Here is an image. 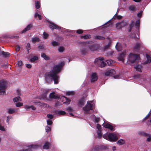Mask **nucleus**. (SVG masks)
Listing matches in <instances>:
<instances>
[{
	"instance_id": "6",
	"label": "nucleus",
	"mask_w": 151,
	"mask_h": 151,
	"mask_svg": "<svg viewBox=\"0 0 151 151\" xmlns=\"http://www.w3.org/2000/svg\"><path fill=\"white\" fill-rule=\"evenodd\" d=\"M103 58L102 57H99L96 58L95 60V62L98 64L100 67H102L105 66L106 65L105 63L103 61Z\"/></svg>"
},
{
	"instance_id": "50",
	"label": "nucleus",
	"mask_w": 151,
	"mask_h": 151,
	"mask_svg": "<svg viewBox=\"0 0 151 151\" xmlns=\"http://www.w3.org/2000/svg\"><path fill=\"white\" fill-rule=\"evenodd\" d=\"M45 129L46 132H48L51 130V128L50 127L47 126L46 127Z\"/></svg>"
},
{
	"instance_id": "17",
	"label": "nucleus",
	"mask_w": 151,
	"mask_h": 151,
	"mask_svg": "<svg viewBox=\"0 0 151 151\" xmlns=\"http://www.w3.org/2000/svg\"><path fill=\"white\" fill-rule=\"evenodd\" d=\"M103 125L104 127L109 129L111 130H112L113 129V127L108 123H104L103 124Z\"/></svg>"
},
{
	"instance_id": "55",
	"label": "nucleus",
	"mask_w": 151,
	"mask_h": 151,
	"mask_svg": "<svg viewBox=\"0 0 151 151\" xmlns=\"http://www.w3.org/2000/svg\"><path fill=\"white\" fill-rule=\"evenodd\" d=\"M137 16L140 18L142 16V10H140L139 12L137 14Z\"/></svg>"
},
{
	"instance_id": "39",
	"label": "nucleus",
	"mask_w": 151,
	"mask_h": 151,
	"mask_svg": "<svg viewBox=\"0 0 151 151\" xmlns=\"http://www.w3.org/2000/svg\"><path fill=\"white\" fill-rule=\"evenodd\" d=\"M106 62L109 65L111 66L112 65L113 61L111 60H106Z\"/></svg>"
},
{
	"instance_id": "32",
	"label": "nucleus",
	"mask_w": 151,
	"mask_h": 151,
	"mask_svg": "<svg viewBox=\"0 0 151 151\" xmlns=\"http://www.w3.org/2000/svg\"><path fill=\"white\" fill-rule=\"evenodd\" d=\"M13 100L14 102H17L18 101H21L22 99L19 97L18 96L14 98Z\"/></svg>"
},
{
	"instance_id": "16",
	"label": "nucleus",
	"mask_w": 151,
	"mask_h": 151,
	"mask_svg": "<svg viewBox=\"0 0 151 151\" xmlns=\"http://www.w3.org/2000/svg\"><path fill=\"white\" fill-rule=\"evenodd\" d=\"M91 82H94L96 81L98 79V77L96 74L95 73L92 74L91 76Z\"/></svg>"
},
{
	"instance_id": "59",
	"label": "nucleus",
	"mask_w": 151,
	"mask_h": 151,
	"mask_svg": "<svg viewBox=\"0 0 151 151\" xmlns=\"http://www.w3.org/2000/svg\"><path fill=\"white\" fill-rule=\"evenodd\" d=\"M101 126L99 124H97L96 125L97 128L99 131L101 130Z\"/></svg>"
},
{
	"instance_id": "38",
	"label": "nucleus",
	"mask_w": 151,
	"mask_h": 151,
	"mask_svg": "<svg viewBox=\"0 0 151 151\" xmlns=\"http://www.w3.org/2000/svg\"><path fill=\"white\" fill-rule=\"evenodd\" d=\"M85 101L83 100H81L79 101V105L80 106H82L85 104Z\"/></svg>"
},
{
	"instance_id": "46",
	"label": "nucleus",
	"mask_w": 151,
	"mask_h": 151,
	"mask_svg": "<svg viewBox=\"0 0 151 151\" xmlns=\"http://www.w3.org/2000/svg\"><path fill=\"white\" fill-rule=\"evenodd\" d=\"M49 36V35L46 32H44L43 33V38H47Z\"/></svg>"
},
{
	"instance_id": "33",
	"label": "nucleus",
	"mask_w": 151,
	"mask_h": 151,
	"mask_svg": "<svg viewBox=\"0 0 151 151\" xmlns=\"http://www.w3.org/2000/svg\"><path fill=\"white\" fill-rule=\"evenodd\" d=\"M41 56L45 60H48L49 59V57L44 53L41 54Z\"/></svg>"
},
{
	"instance_id": "30",
	"label": "nucleus",
	"mask_w": 151,
	"mask_h": 151,
	"mask_svg": "<svg viewBox=\"0 0 151 151\" xmlns=\"http://www.w3.org/2000/svg\"><path fill=\"white\" fill-rule=\"evenodd\" d=\"M50 143L48 142H46L43 145V148L44 149H48L49 147Z\"/></svg>"
},
{
	"instance_id": "4",
	"label": "nucleus",
	"mask_w": 151,
	"mask_h": 151,
	"mask_svg": "<svg viewBox=\"0 0 151 151\" xmlns=\"http://www.w3.org/2000/svg\"><path fill=\"white\" fill-rule=\"evenodd\" d=\"M139 59V55L137 54L130 53L128 56V61L132 63L138 60Z\"/></svg>"
},
{
	"instance_id": "51",
	"label": "nucleus",
	"mask_w": 151,
	"mask_h": 151,
	"mask_svg": "<svg viewBox=\"0 0 151 151\" xmlns=\"http://www.w3.org/2000/svg\"><path fill=\"white\" fill-rule=\"evenodd\" d=\"M147 141L148 142L151 141V135H149L147 139Z\"/></svg>"
},
{
	"instance_id": "37",
	"label": "nucleus",
	"mask_w": 151,
	"mask_h": 151,
	"mask_svg": "<svg viewBox=\"0 0 151 151\" xmlns=\"http://www.w3.org/2000/svg\"><path fill=\"white\" fill-rule=\"evenodd\" d=\"M35 6L37 9H39L40 7V5L39 1L35 2Z\"/></svg>"
},
{
	"instance_id": "45",
	"label": "nucleus",
	"mask_w": 151,
	"mask_h": 151,
	"mask_svg": "<svg viewBox=\"0 0 151 151\" xmlns=\"http://www.w3.org/2000/svg\"><path fill=\"white\" fill-rule=\"evenodd\" d=\"M139 47H140V46H139V44H137L135 45V46L134 47V49L135 50V51H137V49L139 48Z\"/></svg>"
},
{
	"instance_id": "41",
	"label": "nucleus",
	"mask_w": 151,
	"mask_h": 151,
	"mask_svg": "<svg viewBox=\"0 0 151 151\" xmlns=\"http://www.w3.org/2000/svg\"><path fill=\"white\" fill-rule=\"evenodd\" d=\"M40 41L39 38H32V41L33 44H35L37 42H38Z\"/></svg>"
},
{
	"instance_id": "48",
	"label": "nucleus",
	"mask_w": 151,
	"mask_h": 151,
	"mask_svg": "<svg viewBox=\"0 0 151 151\" xmlns=\"http://www.w3.org/2000/svg\"><path fill=\"white\" fill-rule=\"evenodd\" d=\"M97 135H98L97 137L99 138H100L102 136V134L100 132H98Z\"/></svg>"
},
{
	"instance_id": "26",
	"label": "nucleus",
	"mask_w": 151,
	"mask_h": 151,
	"mask_svg": "<svg viewBox=\"0 0 151 151\" xmlns=\"http://www.w3.org/2000/svg\"><path fill=\"white\" fill-rule=\"evenodd\" d=\"M140 19H138L135 22V26L137 29H139V28L140 23Z\"/></svg>"
},
{
	"instance_id": "47",
	"label": "nucleus",
	"mask_w": 151,
	"mask_h": 151,
	"mask_svg": "<svg viewBox=\"0 0 151 151\" xmlns=\"http://www.w3.org/2000/svg\"><path fill=\"white\" fill-rule=\"evenodd\" d=\"M90 37H91L90 35H86L84 36H81V38H90Z\"/></svg>"
},
{
	"instance_id": "9",
	"label": "nucleus",
	"mask_w": 151,
	"mask_h": 151,
	"mask_svg": "<svg viewBox=\"0 0 151 151\" xmlns=\"http://www.w3.org/2000/svg\"><path fill=\"white\" fill-rule=\"evenodd\" d=\"M110 21L106 23L104 25L102 26L101 29V30L104 31V32H105L106 31V29H107V28L109 27H111L112 25V23H110Z\"/></svg>"
},
{
	"instance_id": "15",
	"label": "nucleus",
	"mask_w": 151,
	"mask_h": 151,
	"mask_svg": "<svg viewBox=\"0 0 151 151\" xmlns=\"http://www.w3.org/2000/svg\"><path fill=\"white\" fill-rule=\"evenodd\" d=\"M146 58H147V60L144 62L143 63V64L145 65L149 64L151 62V56H150L146 54Z\"/></svg>"
},
{
	"instance_id": "56",
	"label": "nucleus",
	"mask_w": 151,
	"mask_h": 151,
	"mask_svg": "<svg viewBox=\"0 0 151 151\" xmlns=\"http://www.w3.org/2000/svg\"><path fill=\"white\" fill-rule=\"evenodd\" d=\"M15 50L17 52L19 51L20 50V47L19 45H17L16 46Z\"/></svg>"
},
{
	"instance_id": "7",
	"label": "nucleus",
	"mask_w": 151,
	"mask_h": 151,
	"mask_svg": "<svg viewBox=\"0 0 151 151\" xmlns=\"http://www.w3.org/2000/svg\"><path fill=\"white\" fill-rule=\"evenodd\" d=\"M127 24V22L123 20L121 22H118L116 23V27L117 29H120L122 27H125Z\"/></svg>"
},
{
	"instance_id": "35",
	"label": "nucleus",
	"mask_w": 151,
	"mask_h": 151,
	"mask_svg": "<svg viewBox=\"0 0 151 151\" xmlns=\"http://www.w3.org/2000/svg\"><path fill=\"white\" fill-rule=\"evenodd\" d=\"M52 45L54 46H58L59 45V42H58L53 41L51 42Z\"/></svg>"
},
{
	"instance_id": "34",
	"label": "nucleus",
	"mask_w": 151,
	"mask_h": 151,
	"mask_svg": "<svg viewBox=\"0 0 151 151\" xmlns=\"http://www.w3.org/2000/svg\"><path fill=\"white\" fill-rule=\"evenodd\" d=\"M38 59V58L37 56H34L30 59V61L31 62H33L37 60Z\"/></svg>"
},
{
	"instance_id": "19",
	"label": "nucleus",
	"mask_w": 151,
	"mask_h": 151,
	"mask_svg": "<svg viewBox=\"0 0 151 151\" xmlns=\"http://www.w3.org/2000/svg\"><path fill=\"white\" fill-rule=\"evenodd\" d=\"M134 22L133 21H132L131 23L129 25L128 31L129 32H130L131 31L132 29L134 27Z\"/></svg>"
},
{
	"instance_id": "61",
	"label": "nucleus",
	"mask_w": 151,
	"mask_h": 151,
	"mask_svg": "<svg viewBox=\"0 0 151 151\" xmlns=\"http://www.w3.org/2000/svg\"><path fill=\"white\" fill-rule=\"evenodd\" d=\"M99 120V118H96L95 119V122H98Z\"/></svg>"
},
{
	"instance_id": "31",
	"label": "nucleus",
	"mask_w": 151,
	"mask_h": 151,
	"mask_svg": "<svg viewBox=\"0 0 151 151\" xmlns=\"http://www.w3.org/2000/svg\"><path fill=\"white\" fill-rule=\"evenodd\" d=\"M134 68L137 71H141V66L140 65H136L134 67Z\"/></svg>"
},
{
	"instance_id": "25",
	"label": "nucleus",
	"mask_w": 151,
	"mask_h": 151,
	"mask_svg": "<svg viewBox=\"0 0 151 151\" xmlns=\"http://www.w3.org/2000/svg\"><path fill=\"white\" fill-rule=\"evenodd\" d=\"M65 48L64 47L60 46L59 47L58 50L59 52H62L65 51Z\"/></svg>"
},
{
	"instance_id": "2",
	"label": "nucleus",
	"mask_w": 151,
	"mask_h": 151,
	"mask_svg": "<svg viewBox=\"0 0 151 151\" xmlns=\"http://www.w3.org/2000/svg\"><path fill=\"white\" fill-rule=\"evenodd\" d=\"M104 138L111 142H115L118 139L117 135L113 133H110L109 134H104L103 135Z\"/></svg>"
},
{
	"instance_id": "64",
	"label": "nucleus",
	"mask_w": 151,
	"mask_h": 151,
	"mask_svg": "<svg viewBox=\"0 0 151 151\" xmlns=\"http://www.w3.org/2000/svg\"><path fill=\"white\" fill-rule=\"evenodd\" d=\"M9 116H8L7 118L6 122L9 124Z\"/></svg>"
},
{
	"instance_id": "13",
	"label": "nucleus",
	"mask_w": 151,
	"mask_h": 151,
	"mask_svg": "<svg viewBox=\"0 0 151 151\" xmlns=\"http://www.w3.org/2000/svg\"><path fill=\"white\" fill-rule=\"evenodd\" d=\"M115 71L113 69H111L107 70L105 73L106 76H111L114 74Z\"/></svg>"
},
{
	"instance_id": "22",
	"label": "nucleus",
	"mask_w": 151,
	"mask_h": 151,
	"mask_svg": "<svg viewBox=\"0 0 151 151\" xmlns=\"http://www.w3.org/2000/svg\"><path fill=\"white\" fill-rule=\"evenodd\" d=\"M55 113L57 114L60 115H64L66 114L65 111L61 110H57L55 111Z\"/></svg>"
},
{
	"instance_id": "27",
	"label": "nucleus",
	"mask_w": 151,
	"mask_h": 151,
	"mask_svg": "<svg viewBox=\"0 0 151 151\" xmlns=\"http://www.w3.org/2000/svg\"><path fill=\"white\" fill-rule=\"evenodd\" d=\"M8 111L9 114H12L16 111V110L14 108H10L8 109Z\"/></svg>"
},
{
	"instance_id": "60",
	"label": "nucleus",
	"mask_w": 151,
	"mask_h": 151,
	"mask_svg": "<svg viewBox=\"0 0 151 151\" xmlns=\"http://www.w3.org/2000/svg\"><path fill=\"white\" fill-rule=\"evenodd\" d=\"M64 97L66 99V102H67V103H68V104H69L70 102V99H67V98L65 97Z\"/></svg>"
},
{
	"instance_id": "24",
	"label": "nucleus",
	"mask_w": 151,
	"mask_h": 151,
	"mask_svg": "<svg viewBox=\"0 0 151 151\" xmlns=\"http://www.w3.org/2000/svg\"><path fill=\"white\" fill-rule=\"evenodd\" d=\"M125 143L124 140L120 139L118 140L117 142V143L119 145H122L124 144Z\"/></svg>"
},
{
	"instance_id": "63",
	"label": "nucleus",
	"mask_w": 151,
	"mask_h": 151,
	"mask_svg": "<svg viewBox=\"0 0 151 151\" xmlns=\"http://www.w3.org/2000/svg\"><path fill=\"white\" fill-rule=\"evenodd\" d=\"M111 44V43L110 42L108 44V45H106L105 47V48H108V47H109L110 46Z\"/></svg>"
},
{
	"instance_id": "11",
	"label": "nucleus",
	"mask_w": 151,
	"mask_h": 151,
	"mask_svg": "<svg viewBox=\"0 0 151 151\" xmlns=\"http://www.w3.org/2000/svg\"><path fill=\"white\" fill-rule=\"evenodd\" d=\"M89 51H94L96 50L97 48L96 46L93 45L89 44L87 45Z\"/></svg>"
},
{
	"instance_id": "12",
	"label": "nucleus",
	"mask_w": 151,
	"mask_h": 151,
	"mask_svg": "<svg viewBox=\"0 0 151 151\" xmlns=\"http://www.w3.org/2000/svg\"><path fill=\"white\" fill-rule=\"evenodd\" d=\"M33 27L32 24H30L28 25L21 32L22 34L25 32L29 30Z\"/></svg>"
},
{
	"instance_id": "49",
	"label": "nucleus",
	"mask_w": 151,
	"mask_h": 151,
	"mask_svg": "<svg viewBox=\"0 0 151 151\" xmlns=\"http://www.w3.org/2000/svg\"><path fill=\"white\" fill-rule=\"evenodd\" d=\"M122 17L120 15H116L115 16V18H117L118 19H121Z\"/></svg>"
},
{
	"instance_id": "21",
	"label": "nucleus",
	"mask_w": 151,
	"mask_h": 151,
	"mask_svg": "<svg viewBox=\"0 0 151 151\" xmlns=\"http://www.w3.org/2000/svg\"><path fill=\"white\" fill-rule=\"evenodd\" d=\"M24 107L25 109H31L33 110H35L36 109L33 106H29L27 105H25L24 106Z\"/></svg>"
},
{
	"instance_id": "5",
	"label": "nucleus",
	"mask_w": 151,
	"mask_h": 151,
	"mask_svg": "<svg viewBox=\"0 0 151 151\" xmlns=\"http://www.w3.org/2000/svg\"><path fill=\"white\" fill-rule=\"evenodd\" d=\"M94 105L91 104L90 101H88L85 106L83 107V110L85 112L89 111L90 110H92L93 109Z\"/></svg>"
},
{
	"instance_id": "53",
	"label": "nucleus",
	"mask_w": 151,
	"mask_h": 151,
	"mask_svg": "<svg viewBox=\"0 0 151 151\" xmlns=\"http://www.w3.org/2000/svg\"><path fill=\"white\" fill-rule=\"evenodd\" d=\"M47 123L48 125H51L52 124V122L51 120L48 119L47 121Z\"/></svg>"
},
{
	"instance_id": "58",
	"label": "nucleus",
	"mask_w": 151,
	"mask_h": 151,
	"mask_svg": "<svg viewBox=\"0 0 151 151\" xmlns=\"http://www.w3.org/2000/svg\"><path fill=\"white\" fill-rule=\"evenodd\" d=\"M118 45H119V43H117L116 44V45L115 47H116V49L117 50H118V51H120L121 49H120L119 48H118L117 47V46Z\"/></svg>"
},
{
	"instance_id": "57",
	"label": "nucleus",
	"mask_w": 151,
	"mask_h": 151,
	"mask_svg": "<svg viewBox=\"0 0 151 151\" xmlns=\"http://www.w3.org/2000/svg\"><path fill=\"white\" fill-rule=\"evenodd\" d=\"M26 66L27 68H31L32 67L31 65L29 63L27 64Z\"/></svg>"
},
{
	"instance_id": "10",
	"label": "nucleus",
	"mask_w": 151,
	"mask_h": 151,
	"mask_svg": "<svg viewBox=\"0 0 151 151\" xmlns=\"http://www.w3.org/2000/svg\"><path fill=\"white\" fill-rule=\"evenodd\" d=\"M69 32L70 33V34H69V36L71 37H74V35L73 34L75 32L79 34H81L83 32V31L82 29H79L76 30V31L73 30L70 31Z\"/></svg>"
},
{
	"instance_id": "43",
	"label": "nucleus",
	"mask_w": 151,
	"mask_h": 151,
	"mask_svg": "<svg viewBox=\"0 0 151 151\" xmlns=\"http://www.w3.org/2000/svg\"><path fill=\"white\" fill-rule=\"evenodd\" d=\"M74 94V93L73 91H68L66 93V95H72Z\"/></svg>"
},
{
	"instance_id": "3",
	"label": "nucleus",
	"mask_w": 151,
	"mask_h": 151,
	"mask_svg": "<svg viewBox=\"0 0 151 151\" xmlns=\"http://www.w3.org/2000/svg\"><path fill=\"white\" fill-rule=\"evenodd\" d=\"M7 87V83L4 80L0 81V95H4L5 93L4 90Z\"/></svg>"
},
{
	"instance_id": "28",
	"label": "nucleus",
	"mask_w": 151,
	"mask_h": 151,
	"mask_svg": "<svg viewBox=\"0 0 151 151\" xmlns=\"http://www.w3.org/2000/svg\"><path fill=\"white\" fill-rule=\"evenodd\" d=\"M30 146L31 149H32L33 150L37 149L39 147H41V146L40 145H31Z\"/></svg>"
},
{
	"instance_id": "29",
	"label": "nucleus",
	"mask_w": 151,
	"mask_h": 151,
	"mask_svg": "<svg viewBox=\"0 0 151 151\" xmlns=\"http://www.w3.org/2000/svg\"><path fill=\"white\" fill-rule=\"evenodd\" d=\"M38 50L39 51H41L43 50H45V48L44 46L42 45H40L38 47Z\"/></svg>"
},
{
	"instance_id": "23",
	"label": "nucleus",
	"mask_w": 151,
	"mask_h": 151,
	"mask_svg": "<svg viewBox=\"0 0 151 151\" xmlns=\"http://www.w3.org/2000/svg\"><path fill=\"white\" fill-rule=\"evenodd\" d=\"M50 97L51 98L56 99L58 97L57 94L54 93H51L50 95Z\"/></svg>"
},
{
	"instance_id": "42",
	"label": "nucleus",
	"mask_w": 151,
	"mask_h": 151,
	"mask_svg": "<svg viewBox=\"0 0 151 151\" xmlns=\"http://www.w3.org/2000/svg\"><path fill=\"white\" fill-rule=\"evenodd\" d=\"M47 95L46 93L44 94L43 96H41L40 97V99L43 100L44 99L46 98Z\"/></svg>"
},
{
	"instance_id": "36",
	"label": "nucleus",
	"mask_w": 151,
	"mask_h": 151,
	"mask_svg": "<svg viewBox=\"0 0 151 151\" xmlns=\"http://www.w3.org/2000/svg\"><path fill=\"white\" fill-rule=\"evenodd\" d=\"M128 8L130 11H133L136 10L135 7L134 6H130Z\"/></svg>"
},
{
	"instance_id": "18",
	"label": "nucleus",
	"mask_w": 151,
	"mask_h": 151,
	"mask_svg": "<svg viewBox=\"0 0 151 151\" xmlns=\"http://www.w3.org/2000/svg\"><path fill=\"white\" fill-rule=\"evenodd\" d=\"M10 54L7 52L0 51V56L2 55L4 57L8 56Z\"/></svg>"
},
{
	"instance_id": "40",
	"label": "nucleus",
	"mask_w": 151,
	"mask_h": 151,
	"mask_svg": "<svg viewBox=\"0 0 151 151\" xmlns=\"http://www.w3.org/2000/svg\"><path fill=\"white\" fill-rule=\"evenodd\" d=\"M16 63L19 66V67L22 66L23 65L22 62L21 61H17Z\"/></svg>"
},
{
	"instance_id": "52",
	"label": "nucleus",
	"mask_w": 151,
	"mask_h": 151,
	"mask_svg": "<svg viewBox=\"0 0 151 151\" xmlns=\"http://www.w3.org/2000/svg\"><path fill=\"white\" fill-rule=\"evenodd\" d=\"M26 48L27 50H28V53L29 52V50H30V45L29 44V43H28L27 46H26Z\"/></svg>"
},
{
	"instance_id": "14",
	"label": "nucleus",
	"mask_w": 151,
	"mask_h": 151,
	"mask_svg": "<svg viewBox=\"0 0 151 151\" xmlns=\"http://www.w3.org/2000/svg\"><path fill=\"white\" fill-rule=\"evenodd\" d=\"M125 53L124 52L120 54L118 57V59L119 60V61H121L122 62H124V58L125 56Z\"/></svg>"
},
{
	"instance_id": "8",
	"label": "nucleus",
	"mask_w": 151,
	"mask_h": 151,
	"mask_svg": "<svg viewBox=\"0 0 151 151\" xmlns=\"http://www.w3.org/2000/svg\"><path fill=\"white\" fill-rule=\"evenodd\" d=\"M49 23H50L49 27L52 30H53L54 29L60 30L61 29L60 27L54 24V23L50 22H49Z\"/></svg>"
},
{
	"instance_id": "20",
	"label": "nucleus",
	"mask_w": 151,
	"mask_h": 151,
	"mask_svg": "<svg viewBox=\"0 0 151 151\" xmlns=\"http://www.w3.org/2000/svg\"><path fill=\"white\" fill-rule=\"evenodd\" d=\"M88 50H89L88 48L87 45L83 49L81 50V53L82 54H86Z\"/></svg>"
},
{
	"instance_id": "1",
	"label": "nucleus",
	"mask_w": 151,
	"mask_h": 151,
	"mask_svg": "<svg viewBox=\"0 0 151 151\" xmlns=\"http://www.w3.org/2000/svg\"><path fill=\"white\" fill-rule=\"evenodd\" d=\"M63 62H60L58 65L53 67L52 69L50 72H47L45 75V80L47 83H50L53 80L55 84H57L59 80V77L56 74L59 72L62 67L64 65Z\"/></svg>"
},
{
	"instance_id": "54",
	"label": "nucleus",
	"mask_w": 151,
	"mask_h": 151,
	"mask_svg": "<svg viewBox=\"0 0 151 151\" xmlns=\"http://www.w3.org/2000/svg\"><path fill=\"white\" fill-rule=\"evenodd\" d=\"M47 116L48 118H49L50 119H52L53 117V115L50 114H47Z\"/></svg>"
},
{
	"instance_id": "62",
	"label": "nucleus",
	"mask_w": 151,
	"mask_h": 151,
	"mask_svg": "<svg viewBox=\"0 0 151 151\" xmlns=\"http://www.w3.org/2000/svg\"><path fill=\"white\" fill-rule=\"evenodd\" d=\"M39 14L37 12H36L35 15V18H36L39 15Z\"/></svg>"
},
{
	"instance_id": "44",
	"label": "nucleus",
	"mask_w": 151,
	"mask_h": 151,
	"mask_svg": "<svg viewBox=\"0 0 151 151\" xmlns=\"http://www.w3.org/2000/svg\"><path fill=\"white\" fill-rule=\"evenodd\" d=\"M23 105L22 103L18 102L16 104V106L17 107H20Z\"/></svg>"
}]
</instances>
